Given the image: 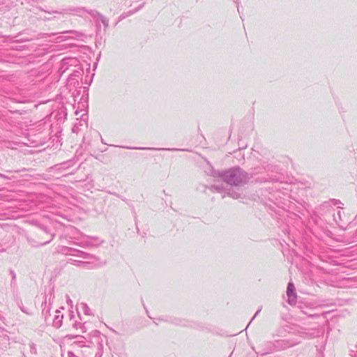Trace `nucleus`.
<instances>
[{"label":"nucleus","mask_w":357,"mask_h":357,"mask_svg":"<svg viewBox=\"0 0 357 357\" xmlns=\"http://www.w3.org/2000/svg\"><path fill=\"white\" fill-rule=\"evenodd\" d=\"M212 176L220 178L227 185L236 187L246 185L252 178V174L240 167H233L225 170H213Z\"/></svg>","instance_id":"f257e3e1"},{"label":"nucleus","mask_w":357,"mask_h":357,"mask_svg":"<svg viewBox=\"0 0 357 357\" xmlns=\"http://www.w3.org/2000/svg\"><path fill=\"white\" fill-rule=\"evenodd\" d=\"M58 73L60 76L66 74L68 84L75 86L79 84V79L82 77L84 70L77 58L68 57L61 61Z\"/></svg>","instance_id":"f03ea898"},{"label":"nucleus","mask_w":357,"mask_h":357,"mask_svg":"<svg viewBox=\"0 0 357 357\" xmlns=\"http://www.w3.org/2000/svg\"><path fill=\"white\" fill-rule=\"evenodd\" d=\"M294 344H289L287 340H279L275 341H266L260 344L257 354L265 356L275 351L284 349L294 346Z\"/></svg>","instance_id":"7ed1b4c3"},{"label":"nucleus","mask_w":357,"mask_h":357,"mask_svg":"<svg viewBox=\"0 0 357 357\" xmlns=\"http://www.w3.org/2000/svg\"><path fill=\"white\" fill-rule=\"evenodd\" d=\"M54 299V289H51L48 294L45 295L44 301L42 303V315L43 316L45 321L47 323L48 319L50 317L51 305Z\"/></svg>","instance_id":"20e7f679"},{"label":"nucleus","mask_w":357,"mask_h":357,"mask_svg":"<svg viewBox=\"0 0 357 357\" xmlns=\"http://www.w3.org/2000/svg\"><path fill=\"white\" fill-rule=\"evenodd\" d=\"M39 9L41 11H43L46 13H48L50 15L55 14V15H65L67 14H71L75 13L78 15H82V14L84 12H86V10L84 8H63L59 10H45L42 8H39Z\"/></svg>","instance_id":"39448f33"},{"label":"nucleus","mask_w":357,"mask_h":357,"mask_svg":"<svg viewBox=\"0 0 357 357\" xmlns=\"http://www.w3.org/2000/svg\"><path fill=\"white\" fill-rule=\"evenodd\" d=\"M104 241L96 236H86L83 241L77 243L82 248H96L100 246Z\"/></svg>","instance_id":"423d86ee"},{"label":"nucleus","mask_w":357,"mask_h":357,"mask_svg":"<svg viewBox=\"0 0 357 357\" xmlns=\"http://www.w3.org/2000/svg\"><path fill=\"white\" fill-rule=\"evenodd\" d=\"M287 295L288 297V303L290 305H294L296 299V293L295 291L294 284L291 282H289L287 284Z\"/></svg>","instance_id":"0eeeda50"},{"label":"nucleus","mask_w":357,"mask_h":357,"mask_svg":"<svg viewBox=\"0 0 357 357\" xmlns=\"http://www.w3.org/2000/svg\"><path fill=\"white\" fill-rule=\"evenodd\" d=\"M93 351H95V356L94 357H101L103 353V344L101 342H98L97 347L94 348H91ZM62 357H77L75 356L73 352L68 351L66 356L62 355Z\"/></svg>","instance_id":"6e6552de"},{"label":"nucleus","mask_w":357,"mask_h":357,"mask_svg":"<svg viewBox=\"0 0 357 357\" xmlns=\"http://www.w3.org/2000/svg\"><path fill=\"white\" fill-rule=\"evenodd\" d=\"M126 149H139V150H153V151H186L185 149H179L175 148H153V147H130V146H121Z\"/></svg>","instance_id":"1a4fd4ad"},{"label":"nucleus","mask_w":357,"mask_h":357,"mask_svg":"<svg viewBox=\"0 0 357 357\" xmlns=\"http://www.w3.org/2000/svg\"><path fill=\"white\" fill-rule=\"evenodd\" d=\"M85 259L89 260V263H93L96 264V266H101L106 264V261H102L99 257L93 255L91 254L85 252V255L84 256V258Z\"/></svg>","instance_id":"9d476101"},{"label":"nucleus","mask_w":357,"mask_h":357,"mask_svg":"<svg viewBox=\"0 0 357 357\" xmlns=\"http://www.w3.org/2000/svg\"><path fill=\"white\" fill-rule=\"evenodd\" d=\"M38 227L41 231H43L45 234H46L48 236L47 239L44 242L40 243L39 245L42 246L50 243L54 238L55 234L52 233L50 230L45 225H39Z\"/></svg>","instance_id":"9b49d317"},{"label":"nucleus","mask_w":357,"mask_h":357,"mask_svg":"<svg viewBox=\"0 0 357 357\" xmlns=\"http://www.w3.org/2000/svg\"><path fill=\"white\" fill-rule=\"evenodd\" d=\"M89 13L94 17H98V20L102 23L105 29H107L108 27L109 20L106 17L99 13L98 11L93 10H90Z\"/></svg>","instance_id":"f8f14e48"},{"label":"nucleus","mask_w":357,"mask_h":357,"mask_svg":"<svg viewBox=\"0 0 357 357\" xmlns=\"http://www.w3.org/2000/svg\"><path fill=\"white\" fill-rule=\"evenodd\" d=\"M225 196H228L229 197H231L234 199H243L244 198V195L243 193L240 191L235 190L234 189H229L225 192V195L222 196V197H225Z\"/></svg>","instance_id":"ddd939ff"},{"label":"nucleus","mask_w":357,"mask_h":357,"mask_svg":"<svg viewBox=\"0 0 357 357\" xmlns=\"http://www.w3.org/2000/svg\"><path fill=\"white\" fill-rule=\"evenodd\" d=\"M144 5H145V3H142V4H140L137 8H135L134 10H131L128 12L123 13L122 14L120 15V16L119 17V22L137 13L144 6Z\"/></svg>","instance_id":"4468645a"},{"label":"nucleus","mask_w":357,"mask_h":357,"mask_svg":"<svg viewBox=\"0 0 357 357\" xmlns=\"http://www.w3.org/2000/svg\"><path fill=\"white\" fill-rule=\"evenodd\" d=\"M56 314L54 316L52 321V326L56 328H59L62 325L63 315L60 314V311L59 310H56Z\"/></svg>","instance_id":"2eb2a0df"},{"label":"nucleus","mask_w":357,"mask_h":357,"mask_svg":"<svg viewBox=\"0 0 357 357\" xmlns=\"http://www.w3.org/2000/svg\"><path fill=\"white\" fill-rule=\"evenodd\" d=\"M60 33L63 35L64 37L70 38H78L82 36L81 33L74 30L64 31L61 32Z\"/></svg>","instance_id":"dca6fc26"},{"label":"nucleus","mask_w":357,"mask_h":357,"mask_svg":"<svg viewBox=\"0 0 357 357\" xmlns=\"http://www.w3.org/2000/svg\"><path fill=\"white\" fill-rule=\"evenodd\" d=\"M313 308L305 307L301 308V312L309 317L317 318L319 317V314L315 312H313Z\"/></svg>","instance_id":"f3484780"},{"label":"nucleus","mask_w":357,"mask_h":357,"mask_svg":"<svg viewBox=\"0 0 357 357\" xmlns=\"http://www.w3.org/2000/svg\"><path fill=\"white\" fill-rule=\"evenodd\" d=\"M73 248H70V247H67V246H61V247H59L58 251L63 255H72Z\"/></svg>","instance_id":"a211bd4d"},{"label":"nucleus","mask_w":357,"mask_h":357,"mask_svg":"<svg viewBox=\"0 0 357 357\" xmlns=\"http://www.w3.org/2000/svg\"><path fill=\"white\" fill-rule=\"evenodd\" d=\"M68 262L71 263L72 264L75 265L77 266H84L89 264V262H86V261H79V260H74V259H69Z\"/></svg>","instance_id":"6ab92c4d"},{"label":"nucleus","mask_w":357,"mask_h":357,"mask_svg":"<svg viewBox=\"0 0 357 357\" xmlns=\"http://www.w3.org/2000/svg\"><path fill=\"white\" fill-rule=\"evenodd\" d=\"M84 255H85V252L75 249V248H73L72 256L84 258Z\"/></svg>","instance_id":"aec40b11"},{"label":"nucleus","mask_w":357,"mask_h":357,"mask_svg":"<svg viewBox=\"0 0 357 357\" xmlns=\"http://www.w3.org/2000/svg\"><path fill=\"white\" fill-rule=\"evenodd\" d=\"M80 307H82V310H83V312L85 314H86V315L91 314V310L86 303H81Z\"/></svg>","instance_id":"412c9836"},{"label":"nucleus","mask_w":357,"mask_h":357,"mask_svg":"<svg viewBox=\"0 0 357 357\" xmlns=\"http://www.w3.org/2000/svg\"><path fill=\"white\" fill-rule=\"evenodd\" d=\"M17 305H18L19 307L20 308V310H22V312H23L24 313L29 314V315L31 314V312L23 305V303L22 301L18 302Z\"/></svg>","instance_id":"4be33fe9"},{"label":"nucleus","mask_w":357,"mask_h":357,"mask_svg":"<svg viewBox=\"0 0 357 357\" xmlns=\"http://www.w3.org/2000/svg\"><path fill=\"white\" fill-rule=\"evenodd\" d=\"M10 275H11V286H15L16 284V274L15 271L12 269L9 271Z\"/></svg>","instance_id":"5701e85b"},{"label":"nucleus","mask_w":357,"mask_h":357,"mask_svg":"<svg viewBox=\"0 0 357 357\" xmlns=\"http://www.w3.org/2000/svg\"><path fill=\"white\" fill-rule=\"evenodd\" d=\"M263 181L273 182V183H275V182L282 183V181H280L279 178H275V177H268L267 178H265Z\"/></svg>","instance_id":"b1692460"},{"label":"nucleus","mask_w":357,"mask_h":357,"mask_svg":"<svg viewBox=\"0 0 357 357\" xmlns=\"http://www.w3.org/2000/svg\"><path fill=\"white\" fill-rule=\"evenodd\" d=\"M212 192H221L222 190V188L220 185H213L210 188Z\"/></svg>","instance_id":"393cba45"},{"label":"nucleus","mask_w":357,"mask_h":357,"mask_svg":"<svg viewBox=\"0 0 357 357\" xmlns=\"http://www.w3.org/2000/svg\"><path fill=\"white\" fill-rule=\"evenodd\" d=\"M172 323L176 325H181V326H185V321L175 319L172 321Z\"/></svg>","instance_id":"a878e982"},{"label":"nucleus","mask_w":357,"mask_h":357,"mask_svg":"<svg viewBox=\"0 0 357 357\" xmlns=\"http://www.w3.org/2000/svg\"><path fill=\"white\" fill-rule=\"evenodd\" d=\"M29 348H30V352L32 354H36V345L33 344V343H31L29 344Z\"/></svg>","instance_id":"bb28decb"},{"label":"nucleus","mask_w":357,"mask_h":357,"mask_svg":"<svg viewBox=\"0 0 357 357\" xmlns=\"http://www.w3.org/2000/svg\"><path fill=\"white\" fill-rule=\"evenodd\" d=\"M26 171H27V169L23 167L22 169H17V170H6V172H9V173H11V172L20 173V172H26Z\"/></svg>","instance_id":"cd10ccee"},{"label":"nucleus","mask_w":357,"mask_h":357,"mask_svg":"<svg viewBox=\"0 0 357 357\" xmlns=\"http://www.w3.org/2000/svg\"><path fill=\"white\" fill-rule=\"evenodd\" d=\"M57 17L56 15L53 16V17H46V16H44V17H41V20H43V21H52L54 19H56Z\"/></svg>","instance_id":"c85d7f7f"},{"label":"nucleus","mask_w":357,"mask_h":357,"mask_svg":"<svg viewBox=\"0 0 357 357\" xmlns=\"http://www.w3.org/2000/svg\"><path fill=\"white\" fill-rule=\"evenodd\" d=\"M75 337L78 339L77 342H78L79 343H82V342H84L83 340H84V339H85V337H83V336H80V335H77V336H75Z\"/></svg>","instance_id":"c756f323"},{"label":"nucleus","mask_w":357,"mask_h":357,"mask_svg":"<svg viewBox=\"0 0 357 357\" xmlns=\"http://www.w3.org/2000/svg\"><path fill=\"white\" fill-rule=\"evenodd\" d=\"M0 177L3 178H6V179H8V180H10V179H12L13 178V176H6V175L1 174V173H0Z\"/></svg>","instance_id":"7c9ffc66"},{"label":"nucleus","mask_w":357,"mask_h":357,"mask_svg":"<svg viewBox=\"0 0 357 357\" xmlns=\"http://www.w3.org/2000/svg\"><path fill=\"white\" fill-rule=\"evenodd\" d=\"M109 193H110L111 195H115V196H116V197H118L121 198L123 201H126V198L123 197L122 196H121V195H118V194H117V193H116V192H109Z\"/></svg>","instance_id":"2f4dec72"},{"label":"nucleus","mask_w":357,"mask_h":357,"mask_svg":"<svg viewBox=\"0 0 357 357\" xmlns=\"http://www.w3.org/2000/svg\"><path fill=\"white\" fill-rule=\"evenodd\" d=\"M260 311H261V308H260V309H259V310L255 312V315L253 316V317H252V319L251 321H252V320H253V319H255V317L259 314V313L260 312Z\"/></svg>","instance_id":"473e14b6"},{"label":"nucleus","mask_w":357,"mask_h":357,"mask_svg":"<svg viewBox=\"0 0 357 357\" xmlns=\"http://www.w3.org/2000/svg\"><path fill=\"white\" fill-rule=\"evenodd\" d=\"M59 216H61V218H65L64 215H61V214H59Z\"/></svg>","instance_id":"72a5a7b5"},{"label":"nucleus","mask_w":357,"mask_h":357,"mask_svg":"<svg viewBox=\"0 0 357 357\" xmlns=\"http://www.w3.org/2000/svg\"><path fill=\"white\" fill-rule=\"evenodd\" d=\"M68 303H72V301L71 300L68 301Z\"/></svg>","instance_id":"f704fd0d"},{"label":"nucleus","mask_w":357,"mask_h":357,"mask_svg":"<svg viewBox=\"0 0 357 357\" xmlns=\"http://www.w3.org/2000/svg\"><path fill=\"white\" fill-rule=\"evenodd\" d=\"M66 165H67L66 162L62 164L63 166H66Z\"/></svg>","instance_id":"c9c22d12"},{"label":"nucleus","mask_w":357,"mask_h":357,"mask_svg":"<svg viewBox=\"0 0 357 357\" xmlns=\"http://www.w3.org/2000/svg\"><path fill=\"white\" fill-rule=\"evenodd\" d=\"M238 8V13H240L239 7L238 6V8Z\"/></svg>","instance_id":"e433bc0d"},{"label":"nucleus","mask_w":357,"mask_h":357,"mask_svg":"<svg viewBox=\"0 0 357 357\" xmlns=\"http://www.w3.org/2000/svg\"><path fill=\"white\" fill-rule=\"evenodd\" d=\"M251 324V321H249V323L248 324V326H250Z\"/></svg>","instance_id":"4c0bfd02"},{"label":"nucleus","mask_w":357,"mask_h":357,"mask_svg":"<svg viewBox=\"0 0 357 357\" xmlns=\"http://www.w3.org/2000/svg\"><path fill=\"white\" fill-rule=\"evenodd\" d=\"M251 324V321H249V323L248 324V326H250Z\"/></svg>","instance_id":"58836bf2"},{"label":"nucleus","mask_w":357,"mask_h":357,"mask_svg":"<svg viewBox=\"0 0 357 357\" xmlns=\"http://www.w3.org/2000/svg\"><path fill=\"white\" fill-rule=\"evenodd\" d=\"M251 324V321H249V323L248 324V326H250Z\"/></svg>","instance_id":"ea45409f"}]
</instances>
